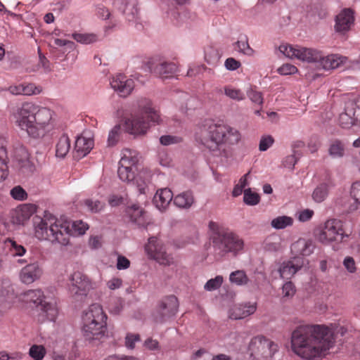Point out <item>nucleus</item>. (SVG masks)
Masks as SVG:
<instances>
[{"label":"nucleus","instance_id":"1","mask_svg":"<svg viewBox=\"0 0 360 360\" xmlns=\"http://www.w3.org/2000/svg\"><path fill=\"white\" fill-rule=\"evenodd\" d=\"M347 329L336 324H304L297 326L291 333L292 352L307 360L324 357L334 347L338 335Z\"/></svg>","mask_w":360,"mask_h":360},{"label":"nucleus","instance_id":"2","mask_svg":"<svg viewBox=\"0 0 360 360\" xmlns=\"http://www.w3.org/2000/svg\"><path fill=\"white\" fill-rule=\"evenodd\" d=\"M55 112L32 102H24L13 112L15 124L35 139L45 136L52 129Z\"/></svg>","mask_w":360,"mask_h":360},{"label":"nucleus","instance_id":"3","mask_svg":"<svg viewBox=\"0 0 360 360\" xmlns=\"http://www.w3.org/2000/svg\"><path fill=\"white\" fill-rule=\"evenodd\" d=\"M195 139L210 150L215 151L223 143L237 144L241 135L238 129L229 125L207 120L199 128Z\"/></svg>","mask_w":360,"mask_h":360},{"label":"nucleus","instance_id":"4","mask_svg":"<svg viewBox=\"0 0 360 360\" xmlns=\"http://www.w3.org/2000/svg\"><path fill=\"white\" fill-rule=\"evenodd\" d=\"M279 51L285 57L300 60L318 64L319 67L325 70L338 68L347 61V58L339 54H330L325 56L321 51L290 44H281L278 47Z\"/></svg>","mask_w":360,"mask_h":360},{"label":"nucleus","instance_id":"5","mask_svg":"<svg viewBox=\"0 0 360 360\" xmlns=\"http://www.w3.org/2000/svg\"><path fill=\"white\" fill-rule=\"evenodd\" d=\"M35 237L40 240H48L51 243L67 245L69 243L71 230L70 224L56 219L51 214L44 217L35 216L33 218Z\"/></svg>","mask_w":360,"mask_h":360},{"label":"nucleus","instance_id":"6","mask_svg":"<svg viewBox=\"0 0 360 360\" xmlns=\"http://www.w3.org/2000/svg\"><path fill=\"white\" fill-rule=\"evenodd\" d=\"M210 238L214 254L223 257L226 255L237 257L244 252L245 243L237 233L224 229L218 223L210 221L208 224Z\"/></svg>","mask_w":360,"mask_h":360},{"label":"nucleus","instance_id":"7","mask_svg":"<svg viewBox=\"0 0 360 360\" xmlns=\"http://www.w3.org/2000/svg\"><path fill=\"white\" fill-rule=\"evenodd\" d=\"M138 162L139 158L135 150L129 148L124 149L119 162L117 174L122 181L136 185L140 193H145L151 174L148 170L143 169L135 176L134 171L137 170L136 165Z\"/></svg>","mask_w":360,"mask_h":360},{"label":"nucleus","instance_id":"8","mask_svg":"<svg viewBox=\"0 0 360 360\" xmlns=\"http://www.w3.org/2000/svg\"><path fill=\"white\" fill-rule=\"evenodd\" d=\"M108 316L99 304H93L82 312V331L87 339L99 338L107 330Z\"/></svg>","mask_w":360,"mask_h":360},{"label":"nucleus","instance_id":"9","mask_svg":"<svg viewBox=\"0 0 360 360\" xmlns=\"http://www.w3.org/2000/svg\"><path fill=\"white\" fill-rule=\"evenodd\" d=\"M26 252L27 250L22 244L11 238L6 239L0 254V268L10 271L27 264L28 261L22 258Z\"/></svg>","mask_w":360,"mask_h":360},{"label":"nucleus","instance_id":"10","mask_svg":"<svg viewBox=\"0 0 360 360\" xmlns=\"http://www.w3.org/2000/svg\"><path fill=\"white\" fill-rule=\"evenodd\" d=\"M23 300L30 304L34 306L39 309L41 316V321L45 320L53 321L58 316V309L56 302L47 300L44 292L39 290H30L24 293Z\"/></svg>","mask_w":360,"mask_h":360},{"label":"nucleus","instance_id":"11","mask_svg":"<svg viewBox=\"0 0 360 360\" xmlns=\"http://www.w3.org/2000/svg\"><path fill=\"white\" fill-rule=\"evenodd\" d=\"M349 236V234L344 229L343 222L339 219H331L324 223L323 229L316 235V239L323 245H336L345 243Z\"/></svg>","mask_w":360,"mask_h":360},{"label":"nucleus","instance_id":"12","mask_svg":"<svg viewBox=\"0 0 360 360\" xmlns=\"http://www.w3.org/2000/svg\"><path fill=\"white\" fill-rule=\"evenodd\" d=\"M68 287L74 299L83 300L91 288V284L86 275L80 271H75L69 276Z\"/></svg>","mask_w":360,"mask_h":360},{"label":"nucleus","instance_id":"13","mask_svg":"<svg viewBox=\"0 0 360 360\" xmlns=\"http://www.w3.org/2000/svg\"><path fill=\"white\" fill-rule=\"evenodd\" d=\"M278 349V346L274 342L263 336L253 338L248 346L251 356L262 355L267 357L273 356Z\"/></svg>","mask_w":360,"mask_h":360},{"label":"nucleus","instance_id":"14","mask_svg":"<svg viewBox=\"0 0 360 360\" xmlns=\"http://www.w3.org/2000/svg\"><path fill=\"white\" fill-rule=\"evenodd\" d=\"M145 250L150 258L160 264L170 265L173 263V257L166 252L164 245L155 237L148 239Z\"/></svg>","mask_w":360,"mask_h":360},{"label":"nucleus","instance_id":"15","mask_svg":"<svg viewBox=\"0 0 360 360\" xmlns=\"http://www.w3.org/2000/svg\"><path fill=\"white\" fill-rule=\"evenodd\" d=\"M145 250L150 258L160 264L170 265L173 263V257L166 252L164 245L155 237L148 239Z\"/></svg>","mask_w":360,"mask_h":360},{"label":"nucleus","instance_id":"16","mask_svg":"<svg viewBox=\"0 0 360 360\" xmlns=\"http://www.w3.org/2000/svg\"><path fill=\"white\" fill-rule=\"evenodd\" d=\"M179 302L174 295L165 297L160 303L159 308L154 314L156 322L164 323L174 316L178 310Z\"/></svg>","mask_w":360,"mask_h":360},{"label":"nucleus","instance_id":"17","mask_svg":"<svg viewBox=\"0 0 360 360\" xmlns=\"http://www.w3.org/2000/svg\"><path fill=\"white\" fill-rule=\"evenodd\" d=\"M110 84L111 88L123 98L129 96L135 87L134 79L121 73L112 76L110 79Z\"/></svg>","mask_w":360,"mask_h":360},{"label":"nucleus","instance_id":"18","mask_svg":"<svg viewBox=\"0 0 360 360\" xmlns=\"http://www.w3.org/2000/svg\"><path fill=\"white\" fill-rule=\"evenodd\" d=\"M126 131L134 135L145 134L150 127L148 122H147L143 114L139 111V115H133L131 118L127 119L124 122Z\"/></svg>","mask_w":360,"mask_h":360},{"label":"nucleus","instance_id":"19","mask_svg":"<svg viewBox=\"0 0 360 360\" xmlns=\"http://www.w3.org/2000/svg\"><path fill=\"white\" fill-rule=\"evenodd\" d=\"M354 22L353 11L350 8H345L335 17V30L336 32L345 34L351 29Z\"/></svg>","mask_w":360,"mask_h":360},{"label":"nucleus","instance_id":"20","mask_svg":"<svg viewBox=\"0 0 360 360\" xmlns=\"http://www.w3.org/2000/svg\"><path fill=\"white\" fill-rule=\"evenodd\" d=\"M25 264L20 272V278L23 283L31 284L41 278L43 270L38 262Z\"/></svg>","mask_w":360,"mask_h":360},{"label":"nucleus","instance_id":"21","mask_svg":"<svg viewBox=\"0 0 360 360\" xmlns=\"http://www.w3.org/2000/svg\"><path fill=\"white\" fill-rule=\"evenodd\" d=\"M150 72L161 78H167L176 71V65L170 62L159 60L150 62Z\"/></svg>","mask_w":360,"mask_h":360},{"label":"nucleus","instance_id":"22","mask_svg":"<svg viewBox=\"0 0 360 360\" xmlns=\"http://www.w3.org/2000/svg\"><path fill=\"white\" fill-rule=\"evenodd\" d=\"M303 266V258L294 257L290 260L282 263L278 270L280 276L284 279H289L300 270Z\"/></svg>","mask_w":360,"mask_h":360},{"label":"nucleus","instance_id":"23","mask_svg":"<svg viewBox=\"0 0 360 360\" xmlns=\"http://www.w3.org/2000/svg\"><path fill=\"white\" fill-rule=\"evenodd\" d=\"M138 108L139 111L141 112V114L147 115L148 119L153 124H160L162 123V120L159 114V112L157 111L152 106V102L150 100L146 98H142L138 101Z\"/></svg>","mask_w":360,"mask_h":360},{"label":"nucleus","instance_id":"24","mask_svg":"<svg viewBox=\"0 0 360 360\" xmlns=\"http://www.w3.org/2000/svg\"><path fill=\"white\" fill-rule=\"evenodd\" d=\"M335 186L330 174H326L323 181L320 183L314 190L312 198L316 202H322L328 195L329 191Z\"/></svg>","mask_w":360,"mask_h":360},{"label":"nucleus","instance_id":"25","mask_svg":"<svg viewBox=\"0 0 360 360\" xmlns=\"http://www.w3.org/2000/svg\"><path fill=\"white\" fill-rule=\"evenodd\" d=\"M15 159L22 172L31 173L34 170V165L30 160V154L24 147L15 150Z\"/></svg>","mask_w":360,"mask_h":360},{"label":"nucleus","instance_id":"26","mask_svg":"<svg viewBox=\"0 0 360 360\" xmlns=\"http://www.w3.org/2000/svg\"><path fill=\"white\" fill-rule=\"evenodd\" d=\"M257 309L255 303H246L234 306L229 311L232 319H242L253 314Z\"/></svg>","mask_w":360,"mask_h":360},{"label":"nucleus","instance_id":"27","mask_svg":"<svg viewBox=\"0 0 360 360\" xmlns=\"http://www.w3.org/2000/svg\"><path fill=\"white\" fill-rule=\"evenodd\" d=\"M356 104L351 102L346 107L344 112H342L339 117V123L342 128L349 129L356 122Z\"/></svg>","mask_w":360,"mask_h":360},{"label":"nucleus","instance_id":"28","mask_svg":"<svg viewBox=\"0 0 360 360\" xmlns=\"http://www.w3.org/2000/svg\"><path fill=\"white\" fill-rule=\"evenodd\" d=\"M37 206L34 204H23L17 207L13 216L14 222L23 224L36 212Z\"/></svg>","mask_w":360,"mask_h":360},{"label":"nucleus","instance_id":"29","mask_svg":"<svg viewBox=\"0 0 360 360\" xmlns=\"http://www.w3.org/2000/svg\"><path fill=\"white\" fill-rule=\"evenodd\" d=\"M127 214L130 220L139 226H144L149 224L147 221V215L143 208L138 205H132L127 210Z\"/></svg>","mask_w":360,"mask_h":360},{"label":"nucleus","instance_id":"30","mask_svg":"<svg viewBox=\"0 0 360 360\" xmlns=\"http://www.w3.org/2000/svg\"><path fill=\"white\" fill-rule=\"evenodd\" d=\"M173 199V193L169 188H161L157 191L153 202L158 210H165Z\"/></svg>","mask_w":360,"mask_h":360},{"label":"nucleus","instance_id":"31","mask_svg":"<svg viewBox=\"0 0 360 360\" xmlns=\"http://www.w3.org/2000/svg\"><path fill=\"white\" fill-rule=\"evenodd\" d=\"M113 4L122 10L123 13L127 16L129 20L135 19L139 13L136 1L131 3L127 1V0H114Z\"/></svg>","mask_w":360,"mask_h":360},{"label":"nucleus","instance_id":"32","mask_svg":"<svg viewBox=\"0 0 360 360\" xmlns=\"http://www.w3.org/2000/svg\"><path fill=\"white\" fill-rule=\"evenodd\" d=\"M314 245L311 240L305 239H299L291 246V250L296 255L302 256H309L313 252Z\"/></svg>","mask_w":360,"mask_h":360},{"label":"nucleus","instance_id":"33","mask_svg":"<svg viewBox=\"0 0 360 360\" xmlns=\"http://www.w3.org/2000/svg\"><path fill=\"white\" fill-rule=\"evenodd\" d=\"M94 146V141L90 138L79 136L75 141V150L77 156L82 158L86 155Z\"/></svg>","mask_w":360,"mask_h":360},{"label":"nucleus","instance_id":"34","mask_svg":"<svg viewBox=\"0 0 360 360\" xmlns=\"http://www.w3.org/2000/svg\"><path fill=\"white\" fill-rule=\"evenodd\" d=\"M8 175L6 141L0 136V182L4 181Z\"/></svg>","mask_w":360,"mask_h":360},{"label":"nucleus","instance_id":"35","mask_svg":"<svg viewBox=\"0 0 360 360\" xmlns=\"http://www.w3.org/2000/svg\"><path fill=\"white\" fill-rule=\"evenodd\" d=\"M174 204L183 209H188L194 202V198L191 191H184L176 195L173 200Z\"/></svg>","mask_w":360,"mask_h":360},{"label":"nucleus","instance_id":"36","mask_svg":"<svg viewBox=\"0 0 360 360\" xmlns=\"http://www.w3.org/2000/svg\"><path fill=\"white\" fill-rule=\"evenodd\" d=\"M70 149V139L66 134H63L58 139L56 146V155L63 158Z\"/></svg>","mask_w":360,"mask_h":360},{"label":"nucleus","instance_id":"37","mask_svg":"<svg viewBox=\"0 0 360 360\" xmlns=\"http://www.w3.org/2000/svg\"><path fill=\"white\" fill-rule=\"evenodd\" d=\"M229 281L236 285L243 286L247 285L250 280L243 270H236L230 274Z\"/></svg>","mask_w":360,"mask_h":360},{"label":"nucleus","instance_id":"38","mask_svg":"<svg viewBox=\"0 0 360 360\" xmlns=\"http://www.w3.org/2000/svg\"><path fill=\"white\" fill-rule=\"evenodd\" d=\"M328 153L333 158H342L345 155V145L340 140H335L329 147Z\"/></svg>","mask_w":360,"mask_h":360},{"label":"nucleus","instance_id":"39","mask_svg":"<svg viewBox=\"0 0 360 360\" xmlns=\"http://www.w3.org/2000/svg\"><path fill=\"white\" fill-rule=\"evenodd\" d=\"M72 37L77 42L83 44H90L98 40V36L93 33H73Z\"/></svg>","mask_w":360,"mask_h":360},{"label":"nucleus","instance_id":"40","mask_svg":"<svg viewBox=\"0 0 360 360\" xmlns=\"http://www.w3.org/2000/svg\"><path fill=\"white\" fill-rule=\"evenodd\" d=\"M83 205L86 209L92 213H98L103 210L105 203L99 200L87 198L83 200Z\"/></svg>","mask_w":360,"mask_h":360},{"label":"nucleus","instance_id":"41","mask_svg":"<svg viewBox=\"0 0 360 360\" xmlns=\"http://www.w3.org/2000/svg\"><path fill=\"white\" fill-rule=\"evenodd\" d=\"M293 219L288 216H280L274 219L271 225L276 229H283L292 224Z\"/></svg>","mask_w":360,"mask_h":360},{"label":"nucleus","instance_id":"42","mask_svg":"<svg viewBox=\"0 0 360 360\" xmlns=\"http://www.w3.org/2000/svg\"><path fill=\"white\" fill-rule=\"evenodd\" d=\"M224 94L229 98L237 101H243L245 98V94L241 90L231 86H226L224 87Z\"/></svg>","mask_w":360,"mask_h":360},{"label":"nucleus","instance_id":"43","mask_svg":"<svg viewBox=\"0 0 360 360\" xmlns=\"http://www.w3.org/2000/svg\"><path fill=\"white\" fill-rule=\"evenodd\" d=\"M122 129L120 124L115 125L109 132L108 137V146H114L120 140Z\"/></svg>","mask_w":360,"mask_h":360},{"label":"nucleus","instance_id":"44","mask_svg":"<svg viewBox=\"0 0 360 360\" xmlns=\"http://www.w3.org/2000/svg\"><path fill=\"white\" fill-rule=\"evenodd\" d=\"M22 89L23 96H32L39 94L42 88L32 83H22Z\"/></svg>","mask_w":360,"mask_h":360},{"label":"nucleus","instance_id":"45","mask_svg":"<svg viewBox=\"0 0 360 360\" xmlns=\"http://www.w3.org/2000/svg\"><path fill=\"white\" fill-rule=\"evenodd\" d=\"M259 195L251 191L250 188L244 190L243 201L246 205H255L259 202Z\"/></svg>","mask_w":360,"mask_h":360},{"label":"nucleus","instance_id":"46","mask_svg":"<svg viewBox=\"0 0 360 360\" xmlns=\"http://www.w3.org/2000/svg\"><path fill=\"white\" fill-rule=\"evenodd\" d=\"M29 354L34 360H41L46 354V349L42 345H34L30 348Z\"/></svg>","mask_w":360,"mask_h":360},{"label":"nucleus","instance_id":"47","mask_svg":"<svg viewBox=\"0 0 360 360\" xmlns=\"http://www.w3.org/2000/svg\"><path fill=\"white\" fill-rule=\"evenodd\" d=\"M234 49L245 55L250 56L253 53V50L250 48L247 39L236 41L234 44Z\"/></svg>","mask_w":360,"mask_h":360},{"label":"nucleus","instance_id":"48","mask_svg":"<svg viewBox=\"0 0 360 360\" xmlns=\"http://www.w3.org/2000/svg\"><path fill=\"white\" fill-rule=\"evenodd\" d=\"M11 196L15 200L23 201L27 200L28 195L26 191L20 186H15L10 191Z\"/></svg>","mask_w":360,"mask_h":360},{"label":"nucleus","instance_id":"49","mask_svg":"<svg viewBox=\"0 0 360 360\" xmlns=\"http://www.w3.org/2000/svg\"><path fill=\"white\" fill-rule=\"evenodd\" d=\"M224 281L222 276H217L207 281L204 285V289L207 291H213L221 287Z\"/></svg>","mask_w":360,"mask_h":360},{"label":"nucleus","instance_id":"50","mask_svg":"<svg viewBox=\"0 0 360 360\" xmlns=\"http://www.w3.org/2000/svg\"><path fill=\"white\" fill-rule=\"evenodd\" d=\"M250 172H248L245 175H243L238 181V183L235 185L233 191L232 195L233 197L239 196L242 194L243 189L245 187L248 185V177L249 176Z\"/></svg>","mask_w":360,"mask_h":360},{"label":"nucleus","instance_id":"51","mask_svg":"<svg viewBox=\"0 0 360 360\" xmlns=\"http://www.w3.org/2000/svg\"><path fill=\"white\" fill-rule=\"evenodd\" d=\"M124 300L122 298L117 297L111 300L108 305L109 311L112 314H119L123 309Z\"/></svg>","mask_w":360,"mask_h":360},{"label":"nucleus","instance_id":"52","mask_svg":"<svg viewBox=\"0 0 360 360\" xmlns=\"http://www.w3.org/2000/svg\"><path fill=\"white\" fill-rule=\"evenodd\" d=\"M274 143V139L271 135H264L261 137L259 143V150L260 151L267 150Z\"/></svg>","mask_w":360,"mask_h":360},{"label":"nucleus","instance_id":"53","mask_svg":"<svg viewBox=\"0 0 360 360\" xmlns=\"http://www.w3.org/2000/svg\"><path fill=\"white\" fill-rule=\"evenodd\" d=\"M247 96L252 103L262 105L264 99L261 92L251 89L247 91Z\"/></svg>","mask_w":360,"mask_h":360},{"label":"nucleus","instance_id":"54","mask_svg":"<svg viewBox=\"0 0 360 360\" xmlns=\"http://www.w3.org/2000/svg\"><path fill=\"white\" fill-rule=\"evenodd\" d=\"M181 138L177 136L163 135L160 138V142L163 146H169L174 143H180Z\"/></svg>","mask_w":360,"mask_h":360},{"label":"nucleus","instance_id":"55","mask_svg":"<svg viewBox=\"0 0 360 360\" xmlns=\"http://www.w3.org/2000/svg\"><path fill=\"white\" fill-rule=\"evenodd\" d=\"M72 227L75 232L79 235L84 234L86 231L89 229L88 224L81 220L73 221Z\"/></svg>","mask_w":360,"mask_h":360},{"label":"nucleus","instance_id":"56","mask_svg":"<svg viewBox=\"0 0 360 360\" xmlns=\"http://www.w3.org/2000/svg\"><path fill=\"white\" fill-rule=\"evenodd\" d=\"M297 72V68L291 64H284L278 69V72L282 75H293Z\"/></svg>","mask_w":360,"mask_h":360},{"label":"nucleus","instance_id":"57","mask_svg":"<svg viewBox=\"0 0 360 360\" xmlns=\"http://www.w3.org/2000/svg\"><path fill=\"white\" fill-rule=\"evenodd\" d=\"M350 194L355 202L360 204V181L352 184Z\"/></svg>","mask_w":360,"mask_h":360},{"label":"nucleus","instance_id":"58","mask_svg":"<svg viewBox=\"0 0 360 360\" xmlns=\"http://www.w3.org/2000/svg\"><path fill=\"white\" fill-rule=\"evenodd\" d=\"M224 66L226 70L233 71L238 69L241 63L233 58H228L224 62Z\"/></svg>","mask_w":360,"mask_h":360},{"label":"nucleus","instance_id":"59","mask_svg":"<svg viewBox=\"0 0 360 360\" xmlns=\"http://www.w3.org/2000/svg\"><path fill=\"white\" fill-rule=\"evenodd\" d=\"M140 338L139 335L129 333L125 338V345L129 349H134L136 342L139 341Z\"/></svg>","mask_w":360,"mask_h":360},{"label":"nucleus","instance_id":"60","mask_svg":"<svg viewBox=\"0 0 360 360\" xmlns=\"http://www.w3.org/2000/svg\"><path fill=\"white\" fill-rule=\"evenodd\" d=\"M96 15L103 20H108L111 15L109 10L101 4L98 5L96 7Z\"/></svg>","mask_w":360,"mask_h":360},{"label":"nucleus","instance_id":"61","mask_svg":"<svg viewBox=\"0 0 360 360\" xmlns=\"http://www.w3.org/2000/svg\"><path fill=\"white\" fill-rule=\"evenodd\" d=\"M282 291L284 297H292L295 292V285L290 281L286 282L283 285Z\"/></svg>","mask_w":360,"mask_h":360},{"label":"nucleus","instance_id":"62","mask_svg":"<svg viewBox=\"0 0 360 360\" xmlns=\"http://www.w3.org/2000/svg\"><path fill=\"white\" fill-rule=\"evenodd\" d=\"M130 266V261L124 256L118 255L116 267L118 270L127 269Z\"/></svg>","mask_w":360,"mask_h":360},{"label":"nucleus","instance_id":"63","mask_svg":"<svg viewBox=\"0 0 360 360\" xmlns=\"http://www.w3.org/2000/svg\"><path fill=\"white\" fill-rule=\"evenodd\" d=\"M297 161V158L296 157L295 153L288 155L285 158L283 161V165L285 167L292 169L295 165Z\"/></svg>","mask_w":360,"mask_h":360},{"label":"nucleus","instance_id":"64","mask_svg":"<svg viewBox=\"0 0 360 360\" xmlns=\"http://www.w3.org/2000/svg\"><path fill=\"white\" fill-rule=\"evenodd\" d=\"M343 265L350 273H354L356 271L355 262L352 257H346L344 259Z\"/></svg>","mask_w":360,"mask_h":360}]
</instances>
